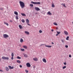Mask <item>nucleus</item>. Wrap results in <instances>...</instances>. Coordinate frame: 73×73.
<instances>
[{
    "label": "nucleus",
    "mask_w": 73,
    "mask_h": 73,
    "mask_svg": "<svg viewBox=\"0 0 73 73\" xmlns=\"http://www.w3.org/2000/svg\"><path fill=\"white\" fill-rule=\"evenodd\" d=\"M60 32H57V34H58V35H59V34H60Z\"/></svg>",
    "instance_id": "38"
},
{
    "label": "nucleus",
    "mask_w": 73,
    "mask_h": 73,
    "mask_svg": "<svg viewBox=\"0 0 73 73\" xmlns=\"http://www.w3.org/2000/svg\"><path fill=\"white\" fill-rule=\"evenodd\" d=\"M0 71L1 72H3L2 70H0Z\"/></svg>",
    "instance_id": "50"
},
{
    "label": "nucleus",
    "mask_w": 73,
    "mask_h": 73,
    "mask_svg": "<svg viewBox=\"0 0 73 73\" xmlns=\"http://www.w3.org/2000/svg\"><path fill=\"white\" fill-rule=\"evenodd\" d=\"M24 56L25 57H28V55H27V54H25Z\"/></svg>",
    "instance_id": "27"
},
{
    "label": "nucleus",
    "mask_w": 73,
    "mask_h": 73,
    "mask_svg": "<svg viewBox=\"0 0 73 73\" xmlns=\"http://www.w3.org/2000/svg\"><path fill=\"white\" fill-rule=\"evenodd\" d=\"M69 36H68L66 38V40H69Z\"/></svg>",
    "instance_id": "29"
},
{
    "label": "nucleus",
    "mask_w": 73,
    "mask_h": 73,
    "mask_svg": "<svg viewBox=\"0 0 73 73\" xmlns=\"http://www.w3.org/2000/svg\"><path fill=\"white\" fill-rule=\"evenodd\" d=\"M61 5H63V7H65V8H66V7L65 4L62 3L61 4Z\"/></svg>",
    "instance_id": "19"
},
{
    "label": "nucleus",
    "mask_w": 73,
    "mask_h": 73,
    "mask_svg": "<svg viewBox=\"0 0 73 73\" xmlns=\"http://www.w3.org/2000/svg\"><path fill=\"white\" fill-rule=\"evenodd\" d=\"M19 66L20 68H22V66L21 65H20Z\"/></svg>",
    "instance_id": "45"
},
{
    "label": "nucleus",
    "mask_w": 73,
    "mask_h": 73,
    "mask_svg": "<svg viewBox=\"0 0 73 73\" xmlns=\"http://www.w3.org/2000/svg\"><path fill=\"white\" fill-rule=\"evenodd\" d=\"M17 58H18V59H21V57L19 56H18L17 57Z\"/></svg>",
    "instance_id": "40"
},
{
    "label": "nucleus",
    "mask_w": 73,
    "mask_h": 73,
    "mask_svg": "<svg viewBox=\"0 0 73 73\" xmlns=\"http://www.w3.org/2000/svg\"><path fill=\"white\" fill-rule=\"evenodd\" d=\"M3 36L5 38H7L9 37V36L6 34H3Z\"/></svg>",
    "instance_id": "3"
},
{
    "label": "nucleus",
    "mask_w": 73,
    "mask_h": 73,
    "mask_svg": "<svg viewBox=\"0 0 73 73\" xmlns=\"http://www.w3.org/2000/svg\"><path fill=\"white\" fill-rule=\"evenodd\" d=\"M42 60L43 62H45V63H46V59H45L43 58Z\"/></svg>",
    "instance_id": "8"
},
{
    "label": "nucleus",
    "mask_w": 73,
    "mask_h": 73,
    "mask_svg": "<svg viewBox=\"0 0 73 73\" xmlns=\"http://www.w3.org/2000/svg\"><path fill=\"white\" fill-rule=\"evenodd\" d=\"M21 21L22 22V23H25V21L24 20V19L22 20Z\"/></svg>",
    "instance_id": "30"
},
{
    "label": "nucleus",
    "mask_w": 73,
    "mask_h": 73,
    "mask_svg": "<svg viewBox=\"0 0 73 73\" xmlns=\"http://www.w3.org/2000/svg\"><path fill=\"white\" fill-rule=\"evenodd\" d=\"M27 25H29V26H31V25L29 24V23H27Z\"/></svg>",
    "instance_id": "44"
},
{
    "label": "nucleus",
    "mask_w": 73,
    "mask_h": 73,
    "mask_svg": "<svg viewBox=\"0 0 73 73\" xmlns=\"http://www.w3.org/2000/svg\"><path fill=\"white\" fill-rule=\"evenodd\" d=\"M25 33H26V34H27V35H29V32L28 31H25Z\"/></svg>",
    "instance_id": "11"
},
{
    "label": "nucleus",
    "mask_w": 73,
    "mask_h": 73,
    "mask_svg": "<svg viewBox=\"0 0 73 73\" xmlns=\"http://www.w3.org/2000/svg\"><path fill=\"white\" fill-rule=\"evenodd\" d=\"M15 19H16V20H18V19H19L18 15H17L15 17Z\"/></svg>",
    "instance_id": "24"
},
{
    "label": "nucleus",
    "mask_w": 73,
    "mask_h": 73,
    "mask_svg": "<svg viewBox=\"0 0 73 73\" xmlns=\"http://www.w3.org/2000/svg\"><path fill=\"white\" fill-rule=\"evenodd\" d=\"M17 63H19V64H20V63H21V61L19 60H17Z\"/></svg>",
    "instance_id": "17"
},
{
    "label": "nucleus",
    "mask_w": 73,
    "mask_h": 73,
    "mask_svg": "<svg viewBox=\"0 0 73 73\" xmlns=\"http://www.w3.org/2000/svg\"><path fill=\"white\" fill-rule=\"evenodd\" d=\"M4 24H6V25H7V26H8V25H9V24H8V23H6L5 22H4Z\"/></svg>",
    "instance_id": "23"
},
{
    "label": "nucleus",
    "mask_w": 73,
    "mask_h": 73,
    "mask_svg": "<svg viewBox=\"0 0 73 73\" xmlns=\"http://www.w3.org/2000/svg\"><path fill=\"white\" fill-rule=\"evenodd\" d=\"M5 68L7 71H9V68H8V67H6Z\"/></svg>",
    "instance_id": "16"
},
{
    "label": "nucleus",
    "mask_w": 73,
    "mask_h": 73,
    "mask_svg": "<svg viewBox=\"0 0 73 73\" xmlns=\"http://www.w3.org/2000/svg\"><path fill=\"white\" fill-rule=\"evenodd\" d=\"M30 7H33V5L32 4H30Z\"/></svg>",
    "instance_id": "34"
},
{
    "label": "nucleus",
    "mask_w": 73,
    "mask_h": 73,
    "mask_svg": "<svg viewBox=\"0 0 73 73\" xmlns=\"http://www.w3.org/2000/svg\"><path fill=\"white\" fill-rule=\"evenodd\" d=\"M20 41L21 42H24V40H23V39L22 38H21Z\"/></svg>",
    "instance_id": "12"
},
{
    "label": "nucleus",
    "mask_w": 73,
    "mask_h": 73,
    "mask_svg": "<svg viewBox=\"0 0 73 73\" xmlns=\"http://www.w3.org/2000/svg\"><path fill=\"white\" fill-rule=\"evenodd\" d=\"M21 15H22V16H26L25 14L24 13H21Z\"/></svg>",
    "instance_id": "22"
},
{
    "label": "nucleus",
    "mask_w": 73,
    "mask_h": 73,
    "mask_svg": "<svg viewBox=\"0 0 73 73\" xmlns=\"http://www.w3.org/2000/svg\"><path fill=\"white\" fill-rule=\"evenodd\" d=\"M23 47L24 48H25V49H27V47L26 46H23Z\"/></svg>",
    "instance_id": "21"
},
{
    "label": "nucleus",
    "mask_w": 73,
    "mask_h": 73,
    "mask_svg": "<svg viewBox=\"0 0 73 73\" xmlns=\"http://www.w3.org/2000/svg\"><path fill=\"white\" fill-rule=\"evenodd\" d=\"M47 13L49 15H52V13H50V11H48Z\"/></svg>",
    "instance_id": "18"
},
{
    "label": "nucleus",
    "mask_w": 73,
    "mask_h": 73,
    "mask_svg": "<svg viewBox=\"0 0 73 73\" xmlns=\"http://www.w3.org/2000/svg\"><path fill=\"white\" fill-rule=\"evenodd\" d=\"M64 33L65 35H68V32L66 31H64Z\"/></svg>",
    "instance_id": "7"
},
{
    "label": "nucleus",
    "mask_w": 73,
    "mask_h": 73,
    "mask_svg": "<svg viewBox=\"0 0 73 73\" xmlns=\"http://www.w3.org/2000/svg\"><path fill=\"white\" fill-rule=\"evenodd\" d=\"M69 57H70V58L72 57V56L71 55H69Z\"/></svg>",
    "instance_id": "42"
},
{
    "label": "nucleus",
    "mask_w": 73,
    "mask_h": 73,
    "mask_svg": "<svg viewBox=\"0 0 73 73\" xmlns=\"http://www.w3.org/2000/svg\"><path fill=\"white\" fill-rule=\"evenodd\" d=\"M33 60L34 61H38V59L36 58H33Z\"/></svg>",
    "instance_id": "9"
},
{
    "label": "nucleus",
    "mask_w": 73,
    "mask_h": 73,
    "mask_svg": "<svg viewBox=\"0 0 73 73\" xmlns=\"http://www.w3.org/2000/svg\"><path fill=\"white\" fill-rule=\"evenodd\" d=\"M10 22H11V23H12V20H10Z\"/></svg>",
    "instance_id": "46"
},
{
    "label": "nucleus",
    "mask_w": 73,
    "mask_h": 73,
    "mask_svg": "<svg viewBox=\"0 0 73 73\" xmlns=\"http://www.w3.org/2000/svg\"><path fill=\"white\" fill-rule=\"evenodd\" d=\"M58 34H57L56 35V36H58Z\"/></svg>",
    "instance_id": "49"
},
{
    "label": "nucleus",
    "mask_w": 73,
    "mask_h": 73,
    "mask_svg": "<svg viewBox=\"0 0 73 73\" xmlns=\"http://www.w3.org/2000/svg\"><path fill=\"white\" fill-rule=\"evenodd\" d=\"M42 32V31L41 30H40L39 31V33H41Z\"/></svg>",
    "instance_id": "37"
},
{
    "label": "nucleus",
    "mask_w": 73,
    "mask_h": 73,
    "mask_svg": "<svg viewBox=\"0 0 73 73\" xmlns=\"http://www.w3.org/2000/svg\"><path fill=\"white\" fill-rule=\"evenodd\" d=\"M26 66H27V67H28V68H30L31 67V64L29 63H27L26 64Z\"/></svg>",
    "instance_id": "4"
},
{
    "label": "nucleus",
    "mask_w": 73,
    "mask_h": 73,
    "mask_svg": "<svg viewBox=\"0 0 73 73\" xmlns=\"http://www.w3.org/2000/svg\"><path fill=\"white\" fill-rule=\"evenodd\" d=\"M8 67H9V69H10L14 68V67H13V66H12L11 67V66H9Z\"/></svg>",
    "instance_id": "6"
},
{
    "label": "nucleus",
    "mask_w": 73,
    "mask_h": 73,
    "mask_svg": "<svg viewBox=\"0 0 73 73\" xmlns=\"http://www.w3.org/2000/svg\"><path fill=\"white\" fill-rule=\"evenodd\" d=\"M5 60H9V57H6Z\"/></svg>",
    "instance_id": "32"
},
{
    "label": "nucleus",
    "mask_w": 73,
    "mask_h": 73,
    "mask_svg": "<svg viewBox=\"0 0 73 73\" xmlns=\"http://www.w3.org/2000/svg\"><path fill=\"white\" fill-rule=\"evenodd\" d=\"M64 64L65 65H66V62H64Z\"/></svg>",
    "instance_id": "43"
},
{
    "label": "nucleus",
    "mask_w": 73,
    "mask_h": 73,
    "mask_svg": "<svg viewBox=\"0 0 73 73\" xmlns=\"http://www.w3.org/2000/svg\"><path fill=\"white\" fill-rule=\"evenodd\" d=\"M21 51H24L25 50V49H23V48H21Z\"/></svg>",
    "instance_id": "33"
},
{
    "label": "nucleus",
    "mask_w": 73,
    "mask_h": 73,
    "mask_svg": "<svg viewBox=\"0 0 73 73\" xmlns=\"http://www.w3.org/2000/svg\"><path fill=\"white\" fill-rule=\"evenodd\" d=\"M72 23L73 24V23Z\"/></svg>",
    "instance_id": "57"
},
{
    "label": "nucleus",
    "mask_w": 73,
    "mask_h": 73,
    "mask_svg": "<svg viewBox=\"0 0 73 73\" xmlns=\"http://www.w3.org/2000/svg\"><path fill=\"white\" fill-rule=\"evenodd\" d=\"M65 47L66 48H68V46L67 45H66L65 46Z\"/></svg>",
    "instance_id": "39"
},
{
    "label": "nucleus",
    "mask_w": 73,
    "mask_h": 73,
    "mask_svg": "<svg viewBox=\"0 0 73 73\" xmlns=\"http://www.w3.org/2000/svg\"><path fill=\"white\" fill-rule=\"evenodd\" d=\"M55 7V5H54V4L52 3V8H54Z\"/></svg>",
    "instance_id": "10"
},
{
    "label": "nucleus",
    "mask_w": 73,
    "mask_h": 73,
    "mask_svg": "<svg viewBox=\"0 0 73 73\" xmlns=\"http://www.w3.org/2000/svg\"><path fill=\"white\" fill-rule=\"evenodd\" d=\"M51 31H52V32H53V29H52L51 30Z\"/></svg>",
    "instance_id": "47"
},
{
    "label": "nucleus",
    "mask_w": 73,
    "mask_h": 73,
    "mask_svg": "<svg viewBox=\"0 0 73 73\" xmlns=\"http://www.w3.org/2000/svg\"><path fill=\"white\" fill-rule=\"evenodd\" d=\"M1 58H0V62L1 61Z\"/></svg>",
    "instance_id": "52"
},
{
    "label": "nucleus",
    "mask_w": 73,
    "mask_h": 73,
    "mask_svg": "<svg viewBox=\"0 0 73 73\" xmlns=\"http://www.w3.org/2000/svg\"><path fill=\"white\" fill-rule=\"evenodd\" d=\"M66 68V66H64L62 67L63 69H65Z\"/></svg>",
    "instance_id": "28"
},
{
    "label": "nucleus",
    "mask_w": 73,
    "mask_h": 73,
    "mask_svg": "<svg viewBox=\"0 0 73 73\" xmlns=\"http://www.w3.org/2000/svg\"><path fill=\"white\" fill-rule=\"evenodd\" d=\"M11 56H12V57H13V56H14V54L13 53H12Z\"/></svg>",
    "instance_id": "31"
},
{
    "label": "nucleus",
    "mask_w": 73,
    "mask_h": 73,
    "mask_svg": "<svg viewBox=\"0 0 73 73\" xmlns=\"http://www.w3.org/2000/svg\"><path fill=\"white\" fill-rule=\"evenodd\" d=\"M42 44V45H44V44Z\"/></svg>",
    "instance_id": "53"
},
{
    "label": "nucleus",
    "mask_w": 73,
    "mask_h": 73,
    "mask_svg": "<svg viewBox=\"0 0 73 73\" xmlns=\"http://www.w3.org/2000/svg\"><path fill=\"white\" fill-rule=\"evenodd\" d=\"M0 10H1V11H3V10H4V8H1L0 9Z\"/></svg>",
    "instance_id": "35"
},
{
    "label": "nucleus",
    "mask_w": 73,
    "mask_h": 73,
    "mask_svg": "<svg viewBox=\"0 0 73 73\" xmlns=\"http://www.w3.org/2000/svg\"><path fill=\"white\" fill-rule=\"evenodd\" d=\"M52 44H54V43L53 42H52Z\"/></svg>",
    "instance_id": "51"
},
{
    "label": "nucleus",
    "mask_w": 73,
    "mask_h": 73,
    "mask_svg": "<svg viewBox=\"0 0 73 73\" xmlns=\"http://www.w3.org/2000/svg\"><path fill=\"white\" fill-rule=\"evenodd\" d=\"M40 46H42V44L40 45Z\"/></svg>",
    "instance_id": "54"
},
{
    "label": "nucleus",
    "mask_w": 73,
    "mask_h": 73,
    "mask_svg": "<svg viewBox=\"0 0 73 73\" xmlns=\"http://www.w3.org/2000/svg\"><path fill=\"white\" fill-rule=\"evenodd\" d=\"M31 3L32 4H39V5H40L41 4V3L40 2H34L32 1L31 2Z\"/></svg>",
    "instance_id": "2"
},
{
    "label": "nucleus",
    "mask_w": 73,
    "mask_h": 73,
    "mask_svg": "<svg viewBox=\"0 0 73 73\" xmlns=\"http://www.w3.org/2000/svg\"><path fill=\"white\" fill-rule=\"evenodd\" d=\"M6 58V57H5V56H3L2 57V59H3V60H5V58Z\"/></svg>",
    "instance_id": "26"
},
{
    "label": "nucleus",
    "mask_w": 73,
    "mask_h": 73,
    "mask_svg": "<svg viewBox=\"0 0 73 73\" xmlns=\"http://www.w3.org/2000/svg\"><path fill=\"white\" fill-rule=\"evenodd\" d=\"M19 3L21 8H24L25 7V4L24 2L21 1H20L19 2Z\"/></svg>",
    "instance_id": "1"
},
{
    "label": "nucleus",
    "mask_w": 73,
    "mask_h": 73,
    "mask_svg": "<svg viewBox=\"0 0 73 73\" xmlns=\"http://www.w3.org/2000/svg\"><path fill=\"white\" fill-rule=\"evenodd\" d=\"M14 14L15 15H18V13L16 11H14Z\"/></svg>",
    "instance_id": "14"
},
{
    "label": "nucleus",
    "mask_w": 73,
    "mask_h": 73,
    "mask_svg": "<svg viewBox=\"0 0 73 73\" xmlns=\"http://www.w3.org/2000/svg\"><path fill=\"white\" fill-rule=\"evenodd\" d=\"M62 41H63V40H62Z\"/></svg>",
    "instance_id": "56"
},
{
    "label": "nucleus",
    "mask_w": 73,
    "mask_h": 73,
    "mask_svg": "<svg viewBox=\"0 0 73 73\" xmlns=\"http://www.w3.org/2000/svg\"><path fill=\"white\" fill-rule=\"evenodd\" d=\"M26 21L27 23H29V21L28 19H26Z\"/></svg>",
    "instance_id": "20"
},
{
    "label": "nucleus",
    "mask_w": 73,
    "mask_h": 73,
    "mask_svg": "<svg viewBox=\"0 0 73 73\" xmlns=\"http://www.w3.org/2000/svg\"><path fill=\"white\" fill-rule=\"evenodd\" d=\"M19 27L20 29H22V28H23V27H22V26L21 25H19Z\"/></svg>",
    "instance_id": "15"
},
{
    "label": "nucleus",
    "mask_w": 73,
    "mask_h": 73,
    "mask_svg": "<svg viewBox=\"0 0 73 73\" xmlns=\"http://www.w3.org/2000/svg\"><path fill=\"white\" fill-rule=\"evenodd\" d=\"M45 46H46V47H48V48H51V47H52L51 46L49 45H45Z\"/></svg>",
    "instance_id": "13"
},
{
    "label": "nucleus",
    "mask_w": 73,
    "mask_h": 73,
    "mask_svg": "<svg viewBox=\"0 0 73 73\" xmlns=\"http://www.w3.org/2000/svg\"><path fill=\"white\" fill-rule=\"evenodd\" d=\"M25 71L26 72V73H28V71L27 70H25Z\"/></svg>",
    "instance_id": "41"
},
{
    "label": "nucleus",
    "mask_w": 73,
    "mask_h": 73,
    "mask_svg": "<svg viewBox=\"0 0 73 73\" xmlns=\"http://www.w3.org/2000/svg\"><path fill=\"white\" fill-rule=\"evenodd\" d=\"M33 68L34 69H35V66H34V67H33Z\"/></svg>",
    "instance_id": "48"
},
{
    "label": "nucleus",
    "mask_w": 73,
    "mask_h": 73,
    "mask_svg": "<svg viewBox=\"0 0 73 73\" xmlns=\"http://www.w3.org/2000/svg\"><path fill=\"white\" fill-rule=\"evenodd\" d=\"M36 15H37V13H36Z\"/></svg>",
    "instance_id": "55"
},
{
    "label": "nucleus",
    "mask_w": 73,
    "mask_h": 73,
    "mask_svg": "<svg viewBox=\"0 0 73 73\" xmlns=\"http://www.w3.org/2000/svg\"><path fill=\"white\" fill-rule=\"evenodd\" d=\"M53 24H54V25H58V24L57 23H56V22H54V23Z\"/></svg>",
    "instance_id": "25"
},
{
    "label": "nucleus",
    "mask_w": 73,
    "mask_h": 73,
    "mask_svg": "<svg viewBox=\"0 0 73 73\" xmlns=\"http://www.w3.org/2000/svg\"><path fill=\"white\" fill-rule=\"evenodd\" d=\"M35 10L37 11H40V9L38 8V7H35Z\"/></svg>",
    "instance_id": "5"
},
{
    "label": "nucleus",
    "mask_w": 73,
    "mask_h": 73,
    "mask_svg": "<svg viewBox=\"0 0 73 73\" xmlns=\"http://www.w3.org/2000/svg\"><path fill=\"white\" fill-rule=\"evenodd\" d=\"M11 60H13V59H14V58H13V56H12L11 58Z\"/></svg>",
    "instance_id": "36"
}]
</instances>
